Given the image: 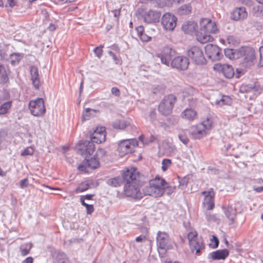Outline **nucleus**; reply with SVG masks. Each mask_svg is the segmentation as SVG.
I'll list each match as a JSON object with an SVG mask.
<instances>
[{"label": "nucleus", "mask_w": 263, "mask_h": 263, "mask_svg": "<svg viewBox=\"0 0 263 263\" xmlns=\"http://www.w3.org/2000/svg\"><path fill=\"white\" fill-rule=\"evenodd\" d=\"M123 179L126 181L125 194L127 196L140 199L143 195L158 197L163 194V187L161 185H163L162 183H164L165 180L162 178L156 177L154 180H150L148 185L143 189V192L140 191V187L144 184L145 178L140 174L136 169H127L123 174Z\"/></svg>", "instance_id": "nucleus-1"}, {"label": "nucleus", "mask_w": 263, "mask_h": 263, "mask_svg": "<svg viewBox=\"0 0 263 263\" xmlns=\"http://www.w3.org/2000/svg\"><path fill=\"white\" fill-rule=\"evenodd\" d=\"M212 122L207 119L201 123L192 126L189 129V135L194 139H200L206 135V130L210 129Z\"/></svg>", "instance_id": "nucleus-2"}, {"label": "nucleus", "mask_w": 263, "mask_h": 263, "mask_svg": "<svg viewBox=\"0 0 263 263\" xmlns=\"http://www.w3.org/2000/svg\"><path fill=\"white\" fill-rule=\"evenodd\" d=\"M156 241L158 250L162 253H165L167 250L173 248L174 242L168 234L165 232H158Z\"/></svg>", "instance_id": "nucleus-3"}, {"label": "nucleus", "mask_w": 263, "mask_h": 263, "mask_svg": "<svg viewBox=\"0 0 263 263\" xmlns=\"http://www.w3.org/2000/svg\"><path fill=\"white\" fill-rule=\"evenodd\" d=\"M176 101L177 98L174 95L165 96L158 106L159 111L164 116L170 115Z\"/></svg>", "instance_id": "nucleus-4"}, {"label": "nucleus", "mask_w": 263, "mask_h": 263, "mask_svg": "<svg viewBox=\"0 0 263 263\" xmlns=\"http://www.w3.org/2000/svg\"><path fill=\"white\" fill-rule=\"evenodd\" d=\"M139 15L143 21L148 24L156 23L159 22L161 13L156 10H146L140 9L138 10Z\"/></svg>", "instance_id": "nucleus-5"}, {"label": "nucleus", "mask_w": 263, "mask_h": 263, "mask_svg": "<svg viewBox=\"0 0 263 263\" xmlns=\"http://www.w3.org/2000/svg\"><path fill=\"white\" fill-rule=\"evenodd\" d=\"M238 58L243 59V63L247 66H250L254 64L255 61L254 50L250 47H241L238 49Z\"/></svg>", "instance_id": "nucleus-6"}, {"label": "nucleus", "mask_w": 263, "mask_h": 263, "mask_svg": "<svg viewBox=\"0 0 263 263\" xmlns=\"http://www.w3.org/2000/svg\"><path fill=\"white\" fill-rule=\"evenodd\" d=\"M187 55L197 65H203L206 63L202 49L197 46L191 47L187 51Z\"/></svg>", "instance_id": "nucleus-7"}, {"label": "nucleus", "mask_w": 263, "mask_h": 263, "mask_svg": "<svg viewBox=\"0 0 263 263\" xmlns=\"http://www.w3.org/2000/svg\"><path fill=\"white\" fill-rule=\"evenodd\" d=\"M29 108L31 114L34 116H42L46 111L44 102L42 98H38L30 101Z\"/></svg>", "instance_id": "nucleus-8"}, {"label": "nucleus", "mask_w": 263, "mask_h": 263, "mask_svg": "<svg viewBox=\"0 0 263 263\" xmlns=\"http://www.w3.org/2000/svg\"><path fill=\"white\" fill-rule=\"evenodd\" d=\"M205 52L208 58L213 61H219L223 56L222 49L218 46L213 44L206 45Z\"/></svg>", "instance_id": "nucleus-9"}, {"label": "nucleus", "mask_w": 263, "mask_h": 263, "mask_svg": "<svg viewBox=\"0 0 263 263\" xmlns=\"http://www.w3.org/2000/svg\"><path fill=\"white\" fill-rule=\"evenodd\" d=\"M176 55L175 50L169 46L164 47L160 53L157 54V56L161 60L162 64L168 66L171 60Z\"/></svg>", "instance_id": "nucleus-10"}, {"label": "nucleus", "mask_w": 263, "mask_h": 263, "mask_svg": "<svg viewBox=\"0 0 263 263\" xmlns=\"http://www.w3.org/2000/svg\"><path fill=\"white\" fill-rule=\"evenodd\" d=\"M177 18L169 13L164 14L161 18V24L166 30L172 31L176 26Z\"/></svg>", "instance_id": "nucleus-11"}, {"label": "nucleus", "mask_w": 263, "mask_h": 263, "mask_svg": "<svg viewBox=\"0 0 263 263\" xmlns=\"http://www.w3.org/2000/svg\"><path fill=\"white\" fill-rule=\"evenodd\" d=\"M214 68L221 71L224 76L228 79H231L234 76H235L236 78H239L240 77L238 69L236 70L237 73L235 74L234 70L232 66L228 64H216Z\"/></svg>", "instance_id": "nucleus-12"}, {"label": "nucleus", "mask_w": 263, "mask_h": 263, "mask_svg": "<svg viewBox=\"0 0 263 263\" xmlns=\"http://www.w3.org/2000/svg\"><path fill=\"white\" fill-rule=\"evenodd\" d=\"M171 65L174 68L184 70L188 68L189 65V59L184 56H178L173 59Z\"/></svg>", "instance_id": "nucleus-13"}, {"label": "nucleus", "mask_w": 263, "mask_h": 263, "mask_svg": "<svg viewBox=\"0 0 263 263\" xmlns=\"http://www.w3.org/2000/svg\"><path fill=\"white\" fill-rule=\"evenodd\" d=\"M100 165L99 160L95 157L91 158L90 160L85 159L82 163L78 166L80 171L87 172V168L96 169Z\"/></svg>", "instance_id": "nucleus-14"}, {"label": "nucleus", "mask_w": 263, "mask_h": 263, "mask_svg": "<svg viewBox=\"0 0 263 263\" xmlns=\"http://www.w3.org/2000/svg\"><path fill=\"white\" fill-rule=\"evenodd\" d=\"M90 139L96 143H101L106 140V132L104 127L97 128L92 134H90Z\"/></svg>", "instance_id": "nucleus-15"}, {"label": "nucleus", "mask_w": 263, "mask_h": 263, "mask_svg": "<svg viewBox=\"0 0 263 263\" xmlns=\"http://www.w3.org/2000/svg\"><path fill=\"white\" fill-rule=\"evenodd\" d=\"M95 144L91 141H84L80 144L78 153L82 155H88L89 156L93 154L95 151Z\"/></svg>", "instance_id": "nucleus-16"}, {"label": "nucleus", "mask_w": 263, "mask_h": 263, "mask_svg": "<svg viewBox=\"0 0 263 263\" xmlns=\"http://www.w3.org/2000/svg\"><path fill=\"white\" fill-rule=\"evenodd\" d=\"M202 194L204 195L203 204L205 208L208 210H212L214 206V193L212 189H211L208 192L203 191Z\"/></svg>", "instance_id": "nucleus-17"}, {"label": "nucleus", "mask_w": 263, "mask_h": 263, "mask_svg": "<svg viewBox=\"0 0 263 263\" xmlns=\"http://www.w3.org/2000/svg\"><path fill=\"white\" fill-rule=\"evenodd\" d=\"M248 16V13L245 7L235 8L231 14V18L235 21H242L246 18Z\"/></svg>", "instance_id": "nucleus-18"}, {"label": "nucleus", "mask_w": 263, "mask_h": 263, "mask_svg": "<svg viewBox=\"0 0 263 263\" xmlns=\"http://www.w3.org/2000/svg\"><path fill=\"white\" fill-rule=\"evenodd\" d=\"M118 149L120 153L125 155L132 153L135 151L130 141L128 140L121 141L118 145Z\"/></svg>", "instance_id": "nucleus-19"}, {"label": "nucleus", "mask_w": 263, "mask_h": 263, "mask_svg": "<svg viewBox=\"0 0 263 263\" xmlns=\"http://www.w3.org/2000/svg\"><path fill=\"white\" fill-rule=\"evenodd\" d=\"M189 244L192 251H196V254L198 255H200L202 250L204 249V245L201 237L192 240Z\"/></svg>", "instance_id": "nucleus-20"}, {"label": "nucleus", "mask_w": 263, "mask_h": 263, "mask_svg": "<svg viewBox=\"0 0 263 263\" xmlns=\"http://www.w3.org/2000/svg\"><path fill=\"white\" fill-rule=\"evenodd\" d=\"M229 254L228 250H218L209 254L208 258L213 260L225 259Z\"/></svg>", "instance_id": "nucleus-21"}, {"label": "nucleus", "mask_w": 263, "mask_h": 263, "mask_svg": "<svg viewBox=\"0 0 263 263\" xmlns=\"http://www.w3.org/2000/svg\"><path fill=\"white\" fill-rule=\"evenodd\" d=\"M30 74L31 76V80L34 88L38 90L40 88V81L38 69L35 66H31L30 68Z\"/></svg>", "instance_id": "nucleus-22"}, {"label": "nucleus", "mask_w": 263, "mask_h": 263, "mask_svg": "<svg viewBox=\"0 0 263 263\" xmlns=\"http://www.w3.org/2000/svg\"><path fill=\"white\" fill-rule=\"evenodd\" d=\"M223 212L226 217L233 222L236 216V212L234 210L233 204H230L226 207H222Z\"/></svg>", "instance_id": "nucleus-23"}, {"label": "nucleus", "mask_w": 263, "mask_h": 263, "mask_svg": "<svg viewBox=\"0 0 263 263\" xmlns=\"http://www.w3.org/2000/svg\"><path fill=\"white\" fill-rule=\"evenodd\" d=\"M126 171L123 173L122 178L117 177L109 179L106 181L107 184L108 185H110L112 187H118L120 186L122 184V183H123L124 185L125 186V184H126V181L123 179V174ZM124 191H125V187H124Z\"/></svg>", "instance_id": "nucleus-24"}, {"label": "nucleus", "mask_w": 263, "mask_h": 263, "mask_svg": "<svg viewBox=\"0 0 263 263\" xmlns=\"http://www.w3.org/2000/svg\"><path fill=\"white\" fill-rule=\"evenodd\" d=\"M241 90L246 92L252 91L254 93H260L261 90L260 87L257 83L246 85L241 87Z\"/></svg>", "instance_id": "nucleus-25"}, {"label": "nucleus", "mask_w": 263, "mask_h": 263, "mask_svg": "<svg viewBox=\"0 0 263 263\" xmlns=\"http://www.w3.org/2000/svg\"><path fill=\"white\" fill-rule=\"evenodd\" d=\"M197 40L201 44H205L208 42L213 41V37L206 32L200 31L196 34Z\"/></svg>", "instance_id": "nucleus-26"}, {"label": "nucleus", "mask_w": 263, "mask_h": 263, "mask_svg": "<svg viewBox=\"0 0 263 263\" xmlns=\"http://www.w3.org/2000/svg\"><path fill=\"white\" fill-rule=\"evenodd\" d=\"M197 23L194 21H188L183 24L182 29L186 33H192L196 31Z\"/></svg>", "instance_id": "nucleus-27"}, {"label": "nucleus", "mask_w": 263, "mask_h": 263, "mask_svg": "<svg viewBox=\"0 0 263 263\" xmlns=\"http://www.w3.org/2000/svg\"><path fill=\"white\" fill-rule=\"evenodd\" d=\"M54 263H70L66 255L63 252H57L53 255Z\"/></svg>", "instance_id": "nucleus-28"}, {"label": "nucleus", "mask_w": 263, "mask_h": 263, "mask_svg": "<svg viewBox=\"0 0 263 263\" xmlns=\"http://www.w3.org/2000/svg\"><path fill=\"white\" fill-rule=\"evenodd\" d=\"M98 112V110L96 109H91L89 108H86L83 112L82 116V121L83 122L85 120H89L90 117L95 116L96 114Z\"/></svg>", "instance_id": "nucleus-29"}, {"label": "nucleus", "mask_w": 263, "mask_h": 263, "mask_svg": "<svg viewBox=\"0 0 263 263\" xmlns=\"http://www.w3.org/2000/svg\"><path fill=\"white\" fill-rule=\"evenodd\" d=\"M128 125L124 120L117 119L112 123V126L115 129H124Z\"/></svg>", "instance_id": "nucleus-30"}, {"label": "nucleus", "mask_w": 263, "mask_h": 263, "mask_svg": "<svg viewBox=\"0 0 263 263\" xmlns=\"http://www.w3.org/2000/svg\"><path fill=\"white\" fill-rule=\"evenodd\" d=\"M238 49H226L224 50L225 55L230 59H238Z\"/></svg>", "instance_id": "nucleus-31"}, {"label": "nucleus", "mask_w": 263, "mask_h": 263, "mask_svg": "<svg viewBox=\"0 0 263 263\" xmlns=\"http://www.w3.org/2000/svg\"><path fill=\"white\" fill-rule=\"evenodd\" d=\"M9 82L8 77L5 67L0 64V83L6 84Z\"/></svg>", "instance_id": "nucleus-32"}, {"label": "nucleus", "mask_w": 263, "mask_h": 263, "mask_svg": "<svg viewBox=\"0 0 263 263\" xmlns=\"http://www.w3.org/2000/svg\"><path fill=\"white\" fill-rule=\"evenodd\" d=\"M183 117L190 120H194L196 117V112L192 109H186L182 112Z\"/></svg>", "instance_id": "nucleus-33"}, {"label": "nucleus", "mask_w": 263, "mask_h": 263, "mask_svg": "<svg viewBox=\"0 0 263 263\" xmlns=\"http://www.w3.org/2000/svg\"><path fill=\"white\" fill-rule=\"evenodd\" d=\"M192 11V6L190 4H186L181 6L178 10V12L181 15H187Z\"/></svg>", "instance_id": "nucleus-34"}, {"label": "nucleus", "mask_w": 263, "mask_h": 263, "mask_svg": "<svg viewBox=\"0 0 263 263\" xmlns=\"http://www.w3.org/2000/svg\"><path fill=\"white\" fill-rule=\"evenodd\" d=\"M90 187V184L89 182L86 180L81 182L78 186L76 189L75 192L76 193H79L81 192H84L87 190Z\"/></svg>", "instance_id": "nucleus-35"}, {"label": "nucleus", "mask_w": 263, "mask_h": 263, "mask_svg": "<svg viewBox=\"0 0 263 263\" xmlns=\"http://www.w3.org/2000/svg\"><path fill=\"white\" fill-rule=\"evenodd\" d=\"M218 29L215 22L211 21V23L209 24V25L206 26V29L205 32L209 33H216Z\"/></svg>", "instance_id": "nucleus-36"}, {"label": "nucleus", "mask_w": 263, "mask_h": 263, "mask_svg": "<svg viewBox=\"0 0 263 263\" xmlns=\"http://www.w3.org/2000/svg\"><path fill=\"white\" fill-rule=\"evenodd\" d=\"M12 104L11 101H8L3 103L0 106V115H4L7 113L8 110L10 108Z\"/></svg>", "instance_id": "nucleus-37"}, {"label": "nucleus", "mask_w": 263, "mask_h": 263, "mask_svg": "<svg viewBox=\"0 0 263 263\" xmlns=\"http://www.w3.org/2000/svg\"><path fill=\"white\" fill-rule=\"evenodd\" d=\"M11 59V64L15 65L18 64L22 58V56L19 53H13L10 55Z\"/></svg>", "instance_id": "nucleus-38"}, {"label": "nucleus", "mask_w": 263, "mask_h": 263, "mask_svg": "<svg viewBox=\"0 0 263 263\" xmlns=\"http://www.w3.org/2000/svg\"><path fill=\"white\" fill-rule=\"evenodd\" d=\"M211 20L209 18H203L200 22V31L205 32L206 29V26L211 23Z\"/></svg>", "instance_id": "nucleus-39"}, {"label": "nucleus", "mask_w": 263, "mask_h": 263, "mask_svg": "<svg viewBox=\"0 0 263 263\" xmlns=\"http://www.w3.org/2000/svg\"><path fill=\"white\" fill-rule=\"evenodd\" d=\"M163 185H161V186L163 187V193L164 191H166L167 192V194L168 195L171 194L173 192L175 187L171 186L168 184V183L165 181L164 183H162Z\"/></svg>", "instance_id": "nucleus-40"}, {"label": "nucleus", "mask_w": 263, "mask_h": 263, "mask_svg": "<svg viewBox=\"0 0 263 263\" xmlns=\"http://www.w3.org/2000/svg\"><path fill=\"white\" fill-rule=\"evenodd\" d=\"M26 248H22V247L20 248L21 254L22 256H26L28 255L30 253V250L32 248V244L31 243H26Z\"/></svg>", "instance_id": "nucleus-41"}, {"label": "nucleus", "mask_w": 263, "mask_h": 263, "mask_svg": "<svg viewBox=\"0 0 263 263\" xmlns=\"http://www.w3.org/2000/svg\"><path fill=\"white\" fill-rule=\"evenodd\" d=\"M172 164V162L170 159H164L163 160L162 162V170L163 172L166 171L168 167L170 166Z\"/></svg>", "instance_id": "nucleus-42"}, {"label": "nucleus", "mask_w": 263, "mask_h": 263, "mask_svg": "<svg viewBox=\"0 0 263 263\" xmlns=\"http://www.w3.org/2000/svg\"><path fill=\"white\" fill-rule=\"evenodd\" d=\"M242 202L240 201H235L233 205L234 210L237 213H241L242 211Z\"/></svg>", "instance_id": "nucleus-43"}, {"label": "nucleus", "mask_w": 263, "mask_h": 263, "mask_svg": "<svg viewBox=\"0 0 263 263\" xmlns=\"http://www.w3.org/2000/svg\"><path fill=\"white\" fill-rule=\"evenodd\" d=\"M178 138L185 145L189 142V139L185 133H180L178 135Z\"/></svg>", "instance_id": "nucleus-44"}, {"label": "nucleus", "mask_w": 263, "mask_h": 263, "mask_svg": "<svg viewBox=\"0 0 263 263\" xmlns=\"http://www.w3.org/2000/svg\"><path fill=\"white\" fill-rule=\"evenodd\" d=\"M189 181V179L186 177H183L181 179H179V187L181 189H184L187 184Z\"/></svg>", "instance_id": "nucleus-45"}, {"label": "nucleus", "mask_w": 263, "mask_h": 263, "mask_svg": "<svg viewBox=\"0 0 263 263\" xmlns=\"http://www.w3.org/2000/svg\"><path fill=\"white\" fill-rule=\"evenodd\" d=\"M200 237L198 236L197 232H190L187 235V239L189 241V243L192 241V240H194L196 239V238H198Z\"/></svg>", "instance_id": "nucleus-46"}, {"label": "nucleus", "mask_w": 263, "mask_h": 263, "mask_svg": "<svg viewBox=\"0 0 263 263\" xmlns=\"http://www.w3.org/2000/svg\"><path fill=\"white\" fill-rule=\"evenodd\" d=\"M33 153L34 150L33 148L31 147H27L22 152L21 155L22 156L32 155H33Z\"/></svg>", "instance_id": "nucleus-47"}, {"label": "nucleus", "mask_w": 263, "mask_h": 263, "mask_svg": "<svg viewBox=\"0 0 263 263\" xmlns=\"http://www.w3.org/2000/svg\"><path fill=\"white\" fill-rule=\"evenodd\" d=\"M106 151L103 148H98L96 152V156L99 158H102L106 156Z\"/></svg>", "instance_id": "nucleus-48"}, {"label": "nucleus", "mask_w": 263, "mask_h": 263, "mask_svg": "<svg viewBox=\"0 0 263 263\" xmlns=\"http://www.w3.org/2000/svg\"><path fill=\"white\" fill-rule=\"evenodd\" d=\"M103 47V46L97 47H96L93 50L94 52L96 54V56L99 58L102 55V52H103L102 48Z\"/></svg>", "instance_id": "nucleus-49"}, {"label": "nucleus", "mask_w": 263, "mask_h": 263, "mask_svg": "<svg viewBox=\"0 0 263 263\" xmlns=\"http://www.w3.org/2000/svg\"><path fill=\"white\" fill-rule=\"evenodd\" d=\"M183 1V0H162V2L166 6H170L174 3H180Z\"/></svg>", "instance_id": "nucleus-50"}, {"label": "nucleus", "mask_w": 263, "mask_h": 263, "mask_svg": "<svg viewBox=\"0 0 263 263\" xmlns=\"http://www.w3.org/2000/svg\"><path fill=\"white\" fill-rule=\"evenodd\" d=\"M260 60L258 63L259 67L263 66V47H260L259 48Z\"/></svg>", "instance_id": "nucleus-51"}, {"label": "nucleus", "mask_w": 263, "mask_h": 263, "mask_svg": "<svg viewBox=\"0 0 263 263\" xmlns=\"http://www.w3.org/2000/svg\"><path fill=\"white\" fill-rule=\"evenodd\" d=\"M28 179L27 178H26L23 180H22L20 182V187L21 189H24L26 187H27L28 186Z\"/></svg>", "instance_id": "nucleus-52"}, {"label": "nucleus", "mask_w": 263, "mask_h": 263, "mask_svg": "<svg viewBox=\"0 0 263 263\" xmlns=\"http://www.w3.org/2000/svg\"><path fill=\"white\" fill-rule=\"evenodd\" d=\"M85 207L86 209V212L87 214H91L94 211V208L92 204H87Z\"/></svg>", "instance_id": "nucleus-53"}, {"label": "nucleus", "mask_w": 263, "mask_h": 263, "mask_svg": "<svg viewBox=\"0 0 263 263\" xmlns=\"http://www.w3.org/2000/svg\"><path fill=\"white\" fill-rule=\"evenodd\" d=\"M139 37L143 42H148L151 39V37L148 36L147 34H146L144 32L142 34H140V35L139 36Z\"/></svg>", "instance_id": "nucleus-54"}, {"label": "nucleus", "mask_w": 263, "mask_h": 263, "mask_svg": "<svg viewBox=\"0 0 263 263\" xmlns=\"http://www.w3.org/2000/svg\"><path fill=\"white\" fill-rule=\"evenodd\" d=\"M206 218L208 221H215L217 220L216 216L210 213H206Z\"/></svg>", "instance_id": "nucleus-55"}, {"label": "nucleus", "mask_w": 263, "mask_h": 263, "mask_svg": "<svg viewBox=\"0 0 263 263\" xmlns=\"http://www.w3.org/2000/svg\"><path fill=\"white\" fill-rule=\"evenodd\" d=\"M111 93L115 96L118 97L120 96V90L117 87H112L111 88Z\"/></svg>", "instance_id": "nucleus-56"}, {"label": "nucleus", "mask_w": 263, "mask_h": 263, "mask_svg": "<svg viewBox=\"0 0 263 263\" xmlns=\"http://www.w3.org/2000/svg\"><path fill=\"white\" fill-rule=\"evenodd\" d=\"M114 14V16L116 18L117 20H118V17L120 15V9H115L112 11Z\"/></svg>", "instance_id": "nucleus-57"}, {"label": "nucleus", "mask_w": 263, "mask_h": 263, "mask_svg": "<svg viewBox=\"0 0 263 263\" xmlns=\"http://www.w3.org/2000/svg\"><path fill=\"white\" fill-rule=\"evenodd\" d=\"M213 241L214 242V245L213 246V248H216L218 247V245H219V240L218 239V238L213 235Z\"/></svg>", "instance_id": "nucleus-58"}, {"label": "nucleus", "mask_w": 263, "mask_h": 263, "mask_svg": "<svg viewBox=\"0 0 263 263\" xmlns=\"http://www.w3.org/2000/svg\"><path fill=\"white\" fill-rule=\"evenodd\" d=\"M136 30L138 36H140V34H142L143 33H144V28L142 26H140L137 27Z\"/></svg>", "instance_id": "nucleus-59"}, {"label": "nucleus", "mask_w": 263, "mask_h": 263, "mask_svg": "<svg viewBox=\"0 0 263 263\" xmlns=\"http://www.w3.org/2000/svg\"><path fill=\"white\" fill-rule=\"evenodd\" d=\"M253 190L257 193H260L263 192V186H253Z\"/></svg>", "instance_id": "nucleus-60"}, {"label": "nucleus", "mask_w": 263, "mask_h": 263, "mask_svg": "<svg viewBox=\"0 0 263 263\" xmlns=\"http://www.w3.org/2000/svg\"><path fill=\"white\" fill-rule=\"evenodd\" d=\"M156 138L155 136L153 135L151 136V137L149 138H147L145 140L146 144H148L150 142H154L156 140Z\"/></svg>", "instance_id": "nucleus-61"}, {"label": "nucleus", "mask_w": 263, "mask_h": 263, "mask_svg": "<svg viewBox=\"0 0 263 263\" xmlns=\"http://www.w3.org/2000/svg\"><path fill=\"white\" fill-rule=\"evenodd\" d=\"M33 258L30 256L27 257L25 259H24L22 263H33Z\"/></svg>", "instance_id": "nucleus-62"}, {"label": "nucleus", "mask_w": 263, "mask_h": 263, "mask_svg": "<svg viewBox=\"0 0 263 263\" xmlns=\"http://www.w3.org/2000/svg\"><path fill=\"white\" fill-rule=\"evenodd\" d=\"M83 198L87 200H92V198L95 196V194H87L82 196Z\"/></svg>", "instance_id": "nucleus-63"}, {"label": "nucleus", "mask_w": 263, "mask_h": 263, "mask_svg": "<svg viewBox=\"0 0 263 263\" xmlns=\"http://www.w3.org/2000/svg\"><path fill=\"white\" fill-rule=\"evenodd\" d=\"M145 239V236L140 235V236L136 237V241L137 242H142Z\"/></svg>", "instance_id": "nucleus-64"}]
</instances>
